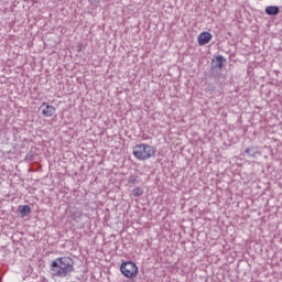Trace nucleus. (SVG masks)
<instances>
[{
  "instance_id": "7ed1b4c3",
  "label": "nucleus",
  "mask_w": 282,
  "mask_h": 282,
  "mask_svg": "<svg viewBox=\"0 0 282 282\" xmlns=\"http://www.w3.org/2000/svg\"><path fill=\"white\" fill-rule=\"evenodd\" d=\"M120 272L126 279H135L138 276V264L133 261H124L120 265Z\"/></svg>"
},
{
  "instance_id": "39448f33",
  "label": "nucleus",
  "mask_w": 282,
  "mask_h": 282,
  "mask_svg": "<svg viewBox=\"0 0 282 282\" xmlns=\"http://www.w3.org/2000/svg\"><path fill=\"white\" fill-rule=\"evenodd\" d=\"M213 41V34L208 31H204L198 34L197 36V43L198 45H208Z\"/></svg>"
},
{
  "instance_id": "0eeeda50",
  "label": "nucleus",
  "mask_w": 282,
  "mask_h": 282,
  "mask_svg": "<svg viewBox=\"0 0 282 282\" xmlns=\"http://www.w3.org/2000/svg\"><path fill=\"white\" fill-rule=\"evenodd\" d=\"M265 12L270 17H274V15L279 14V7H276V6H269V7L265 8Z\"/></svg>"
},
{
  "instance_id": "6e6552de",
  "label": "nucleus",
  "mask_w": 282,
  "mask_h": 282,
  "mask_svg": "<svg viewBox=\"0 0 282 282\" xmlns=\"http://www.w3.org/2000/svg\"><path fill=\"white\" fill-rule=\"evenodd\" d=\"M216 63H217L218 69H221V67H224V63H226V58H224V56L221 55H218L216 56Z\"/></svg>"
},
{
  "instance_id": "423d86ee",
  "label": "nucleus",
  "mask_w": 282,
  "mask_h": 282,
  "mask_svg": "<svg viewBox=\"0 0 282 282\" xmlns=\"http://www.w3.org/2000/svg\"><path fill=\"white\" fill-rule=\"evenodd\" d=\"M19 213L21 217H28L32 213V208H30V205H23L19 207Z\"/></svg>"
},
{
  "instance_id": "1a4fd4ad",
  "label": "nucleus",
  "mask_w": 282,
  "mask_h": 282,
  "mask_svg": "<svg viewBox=\"0 0 282 282\" xmlns=\"http://www.w3.org/2000/svg\"><path fill=\"white\" fill-rule=\"evenodd\" d=\"M134 197H142V195H144V189H142V187H135L132 191Z\"/></svg>"
},
{
  "instance_id": "9b49d317",
  "label": "nucleus",
  "mask_w": 282,
  "mask_h": 282,
  "mask_svg": "<svg viewBox=\"0 0 282 282\" xmlns=\"http://www.w3.org/2000/svg\"><path fill=\"white\" fill-rule=\"evenodd\" d=\"M245 153H250V148H248V149L245 151Z\"/></svg>"
},
{
  "instance_id": "f257e3e1",
  "label": "nucleus",
  "mask_w": 282,
  "mask_h": 282,
  "mask_svg": "<svg viewBox=\"0 0 282 282\" xmlns=\"http://www.w3.org/2000/svg\"><path fill=\"white\" fill-rule=\"evenodd\" d=\"M51 270L53 276H57L58 279H65V276H69L72 272H74V259L70 257H59L52 261Z\"/></svg>"
},
{
  "instance_id": "20e7f679",
  "label": "nucleus",
  "mask_w": 282,
  "mask_h": 282,
  "mask_svg": "<svg viewBox=\"0 0 282 282\" xmlns=\"http://www.w3.org/2000/svg\"><path fill=\"white\" fill-rule=\"evenodd\" d=\"M39 109L44 118H52L56 113V107L47 102H43Z\"/></svg>"
},
{
  "instance_id": "9d476101",
  "label": "nucleus",
  "mask_w": 282,
  "mask_h": 282,
  "mask_svg": "<svg viewBox=\"0 0 282 282\" xmlns=\"http://www.w3.org/2000/svg\"><path fill=\"white\" fill-rule=\"evenodd\" d=\"M90 6H98L100 3V0H88Z\"/></svg>"
},
{
  "instance_id": "f03ea898",
  "label": "nucleus",
  "mask_w": 282,
  "mask_h": 282,
  "mask_svg": "<svg viewBox=\"0 0 282 282\" xmlns=\"http://www.w3.org/2000/svg\"><path fill=\"white\" fill-rule=\"evenodd\" d=\"M155 153H158V149L151 144L139 143L132 148V155L135 160L140 162H144L147 160H151V158H155Z\"/></svg>"
}]
</instances>
